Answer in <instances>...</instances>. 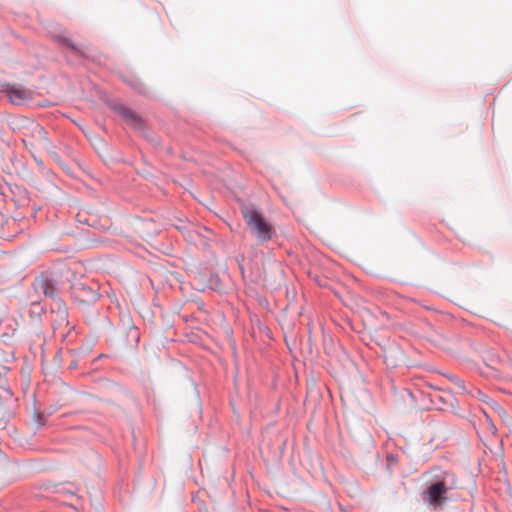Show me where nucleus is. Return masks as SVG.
Here are the masks:
<instances>
[{
  "instance_id": "obj_2",
  "label": "nucleus",
  "mask_w": 512,
  "mask_h": 512,
  "mask_svg": "<svg viewBox=\"0 0 512 512\" xmlns=\"http://www.w3.org/2000/svg\"><path fill=\"white\" fill-rule=\"evenodd\" d=\"M242 216L249 227L251 233L260 241L267 242L271 239L274 231L272 226L263 218V216L254 208L243 206L241 208Z\"/></svg>"
},
{
  "instance_id": "obj_6",
  "label": "nucleus",
  "mask_w": 512,
  "mask_h": 512,
  "mask_svg": "<svg viewBox=\"0 0 512 512\" xmlns=\"http://www.w3.org/2000/svg\"><path fill=\"white\" fill-rule=\"evenodd\" d=\"M36 132L43 138L46 139L47 132L40 126L36 128Z\"/></svg>"
},
{
  "instance_id": "obj_1",
  "label": "nucleus",
  "mask_w": 512,
  "mask_h": 512,
  "mask_svg": "<svg viewBox=\"0 0 512 512\" xmlns=\"http://www.w3.org/2000/svg\"><path fill=\"white\" fill-rule=\"evenodd\" d=\"M458 487L455 474L435 470L430 485L423 493L424 499L431 505H441L448 499L447 494Z\"/></svg>"
},
{
  "instance_id": "obj_7",
  "label": "nucleus",
  "mask_w": 512,
  "mask_h": 512,
  "mask_svg": "<svg viewBox=\"0 0 512 512\" xmlns=\"http://www.w3.org/2000/svg\"><path fill=\"white\" fill-rule=\"evenodd\" d=\"M44 293H45L46 295L51 296V297H54V296H55V291H54V289H53V288H51V287H49L48 285H47V287L45 288Z\"/></svg>"
},
{
  "instance_id": "obj_3",
  "label": "nucleus",
  "mask_w": 512,
  "mask_h": 512,
  "mask_svg": "<svg viewBox=\"0 0 512 512\" xmlns=\"http://www.w3.org/2000/svg\"><path fill=\"white\" fill-rule=\"evenodd\" d=\"M114 108L115 111L121 115L129 125L138 129L142 127V119L135 112L123 105H116Z\"/></svg>"
},
{
  "instance_id": "obj_5",
  "label": "nucleus",
  "mask_w": 512,
  "mask_h": 512,
  "mask_svg": "<svg viewBox=\"0 0 512 512\" xmlns=\"http://www.w3.org/2000/svg\"><path fill=\"white\" fill-rule=\"evenodd\" d=\"M75 293H78L80 295H90V300H95L97 297V294L93 290L84 285H80L79 287H77Z\"/></svg>"
},
{
  "instance_id": "obj_4",
  "label": "nucleus",
  "mask_w": 512,
  "mask_h": 512,
  "mask_svg": "<svg viewBox=\"0 0 512 512\" xmlns=\"http://www.w3.org/2000/svg\"><path fill=\"white\" fill-rule=\"evenodd\" d=\"M9 99L15 104H20L30 98V91L24 88L11 87L7 90Z\"/></svg>"
},
{
  "instance_id": "obj_8",
  "label": "nucleus",
  "mask_w": 512,
  "mask_h": 512,
  "mask_svg": "<svg viewBox=\"0 0 512 512\" xmlns=\"http://www.w3.org/2000/svg\"><path fill=\"white\" fill-rule=\"evenodd\" d=\"M2 388H3L6 392H8V393L10 392V391H9V389H8V387H4V386H3Z\"/></svg>"
}]
</instances>
